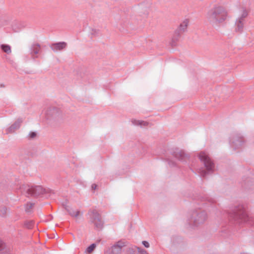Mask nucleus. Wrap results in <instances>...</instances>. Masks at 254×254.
<instances>
[{
  "label": "nucleus",
  "mask_w": 254,
  "mask_h": 254,
  "mask_svg": "<svg viewBox=\"0 0 254 254\" xmlns=\"http://www.w3.org/2000/svg\"><path fill=\"white\" fill-rule=\"evenodd\" d=\"M228 17V12L226 8L221 5H215L207 13L206 18L213 25L222 23Z\"/></svg>",
  "instance_id": "1"
},
{
  "label": "nucleus",
  "mask_w": 254,
  "mask_h": 254,
  "mask_svg": "<svg viewBox=\"0 0 254 254\" xmlns=\"http://www.w3.org/2000/svg\"><path fill=\"white\" fill-rule=\"evenodd\" d=\"M207 219V215L205 211L196 210L193 211L188 219L187 224L188 228L194 229L203 224Z\"/></svg>",
  "instance_id": "2"
},
{
  "label": "nucleus",
  "mask_w": 254,
  "mask_h": 254,
  "mask_svg": "<svg viewBox=\"0 0 254 254\" xmlns=\"http://www.w3.org/2000/svg\"><path fill=\"white\" fill-rule=\"evenodd\" d=\"M198 157L201 162L203 163L206 169V171L203 168L200 169L199 171L200 175L202 177H205L208 174L213 172L215 165L208 154L204 152H201Z\"/></svg>",
  "instance_id": "3"
},
{
  "label": "nucleus",
  "mask_w": 254,
  "mask_h": 254,
  "mask_svg": "<svg viewBox=\"0 0 254 254\" xmlns=\"http://www.w3.org/2000/svg\"><path fill=\"white\" fill-rule=\"evenodd\" d=\"M87 215L90 224L94 226L95 229L101 230L104 227V221L101 214L95 208H91L89 210Z\"/></svg>",
  "instance_id": "4"
},
{
  "label": "nucleus",
  "mask_w": 254,
  "mask_h": 254,
  "mask_svg": "<svg viewBox=\"0 0 254 254\" xmlns=\"http://www.w3.org/2000/svg\"><path fill=\"white\" fill-rule=\"evenodd\" d=\"M230 217L239 223L247 222L249 219V217L242 205L237 206L233 209Z\"/></svg>",
  "instance_id": "5"
},
{
  "label": "nucleus",
  "mask_w": 254,
  "mask_h": 254,
  "mask_svg": "<svg viewBox=\"0 0 254 254\" xmlns=\"http://www.w3.org/2000/svg\"><path fill=\"white\" fill-rule=\"evenodd\" d=\"M27 197L37 196L46 192V190L41 186H27L25 189Z\"/></svg>",
  "instance_id": "6"
},
{
  "label": "nucleus",
  "mask_w": 254,
  "mask_h": 254,
  "mask_svg": "<svg viewBox=\"0 0 254 254\" xmlns=\"http://www.w3.org/2000/svg\"><path fill=\"white\" fill-rule=\"evenodd\" d=\"M61 111L57 108L51 107L45 111V118L47 120L52 121L57 120L61 115Z\"/></svg>",
  "instance_id": "7"
},
{
  "label": "nucleus",
  "mask_w": 254,
  "mask_h": 254,
  "mask_svg": "<svg viewBox=\"0 0 254 254\" xmlns=\"http://www.w3.org/2000/svg\"><path fill=\"white\" fill-rule=\"evenodd\" d=\"M245 140L240 134L234 135L231 138V146L234 149L239 148L243 146Z\"/></svg>",
  "instance_id": "8"
},
{
  "label": "nucleus",
  "mask_w": 254,
  "mask_h": 254,
  "mask_svg": "<svg viewBox=\"0 0 254 254\" xmlns=\"http://www.w3.org/2000/svg\"><path fill=\"white\" fill-rule=\"evenodd\" d=\"M188 24L189 20L188 19H185L180 24L178 29L175 32V35L173 38V41L178 40L180 34L186 31Z\"/></svg>",
  "instance_id": "9"
},
{
  "label": "nucleus",
  "mask_w": 254,
  "mask_h": 254,
  "mask_svg": "<svg viewBox=\"0 0 254 254\" xmlns=\"http://www.w3.org/2000/svg\"><path fill=\"white\" fill-rule=\"evenodd\" d=\"M127 242L125 241H119L112 247V254H121L122 249L126 246Z\"/></svg>",
  "instance_id": "10"
},
{
  "label": "nucleus",
  "mask_w": 254,
  "mask_h": 254,
  "mask_svg": "<svg viewBox=\"0 0 254 254\" xmlns=\"http://www.w3.org/2000/svg\"><path fill=\"white\" fill-rule=\"evenodd\" d=\"M22 122L23 119L22 118L18 119L10 127L6 129V133L8 134L14 132L20 127Z\"/></svg>",
  "instance_id": "11"
},
{
  "label": "nucleus",
  "mask_w": 254,
  "mask_h": 254,
  "mask_svg": "<svg viewBox=\"0 0 254 254\" xmlns=\"http://www.w3.org/2000/svg\"><path fill=\"white\" fill-rule=\"evenodd\" d=\"M66 46V43L64 42H61L52 44L50 47L54 52H57L65 49Z\"/></svg>",
  "instance_id": "12"
},
{
  "label": "nucleus",
  "mask_w": 254,
  "mask_h": 254,
  "mask_svg": "<svg viewBox=\"0 0 254 254\" xmlns=\"http://www.w3.org/2000/svg\"><path fill=\"white\" fill-rule=\"evenodd\" d=\"M40 50V45L37 43L32 44L30 48V54L31 58L35 59L38 57L37 55L39 53Z\"/></svg>",
  "instance_id": "13"
},
{
  "label": "nucleus",
  "mask_w": 254,
  "mask_h": 254,
  "mask_svg": "<svg viewBox=\"0 0 254 254\" xmlns=\"http://www.w3.org/2000/svg\"><path fill=\"white\" fill-rule=\"evenodd\" d=\"M174 156L182 161H186L189 158V156L183 150L174 152Z\"/></svg>",
  "instance_id": "14"
},
{
  "label": "nucleus",
  "mask_w": 254,
  "mask_h": 254,
  "mask_svg": "<svg viewBox=\"0 0 254 254\" xmlns=\"http://www.w3.org/2000/svg\"><path fill=\"white\" fill-rule=\"evenodd\" d=\"M244 21L236 19L235 24V31L236 32L241 33L243 32L244 28Z\"/></svg>",
  "instance_id": "15"
},
{
  "label": "nucleus",
  "mask_w": 254,
  "mask_h": 254,
  "mask_svg": "<svg viewBox=\"0 0 254 254\" xmlns=\"http://www.w3.org/2000/svg\"><path fill=\"white\" fill-rule=\"evenodd\" d=\"M64 209L68 212V214L72 217L77 218L80 214L79 210H74L68 206L64 205Z\"/></svg>",
  "instance_id": "16"
},
{
  "label": "nucleus",
  "mask_w": 254,
  "mask_h": 254,
  "mask_svg": "<svg viewBox=\"0 0 254 254\" xmlns=\"http://www.w3.org/2000/svg\"><path fill=\"white\" fill-rule=\"evenodd\" d=\"M248 15V11L247 10L244 8H242L241 10V13L239 15V16L237 18V20H240V21H244L245 22V18Z\"/></svg>",
  "instance_id": "17"
},
{
  "label": "nucleus",
  "mask_w": 254,
  "mask_h": 254,
  "mask_svg": "<svg viewBox=\"0 0 254 254\" xmlns=\"http://www.w3.org/2000/svg\"><path fill=\"white\" fill-rule=\"evenodd\" d=\"M0 47L1 50L7 54H10L11 53V47L9 45L1 44Z\"/></svg>",
  "instance_id": "18"
},
{
  "label": "nucleus",
  "mask_w": 254,
  "mask_h": 254,
  "mask_svg": "<svg viewBox=\"0 0 254 254\" xmlns=\"http://www.w3.org/2000/svg\"><path fill=\"white\" fill-rule=\"evenodd\" d=\"M7 208L5 206L0 207V215L1 217H5L6 215Z\"/></svg>",
  "instance_id": "19"
},
{
  "label": "nucleus",
  "mask_w": 254,
  "mask_h": 254,
  "mask_svg": "<svg viewBox=\"0 0 254 254\" xmlns=\"http://www.w3.org/2000/svg\"><path fill=\"white\" fill-rule=\"evenodd\" d=\"M133 123L136 125H140L141 126H146L148 125V123L144 121H134Z\"/></svg>",
  "instance_id": "20"
},
{
  "label": "nucleus",
  "mask_w": 254,
  "mask_h": 254,
  "mask_svg": "<svg viewBox=\"0 0 254 254\" xmlns=\"http://www.w3.org/2000/svg\"><path fill=\"white\" fill-rule=\"evenodd\" d=\"M34 203L28 202L25 206V211L27 212L31 211V209L33 207Z\"/></svg>",
  "instance_id": "21"
},
{
  "label": "nucleus",
  "mask_w": 254,
  "mask_h": 254,
  "mask_svg": "<svg viewBox=\"0 0 254 254\" xmlns=\"http://www.w3.org/2000/svg\"><path fill=\"white\" fill-rule=\"evenodd\" d=\"M34 225V222L33 221H29L25 222L24 225L28 229H31Z\"/></svg>",
  "instance_id": "22"
},
{
  "label": "nucleus",
  "mask_w": 254,
  "mask_h": 254,
  "mask_svg": "<svg viewBox=\"0 0 254 254\" xmlns=\"http://www.w3.org/2000/svg\"><path fill=\"white\" fill-rule=\"evenodd\" d=\"M95 247H96V245L95 244H91L90 246H89L86 249V252L88 253H91L94 250Z\"/></svg>",
  "instance_id": "23"
},
{
  "label": "nucleus",
  "mask_w": 254,
  "mask_h": 254,
  "mask_svg": "<svg viewBox=\"0 0 254 254\" xmlns=\"http://www.w3.org/2000/svg\"><path fill=\"white\" fill-rule=\"evenodd\" d=\"M139 254H148L147 251L138 247H135Z\"/></svg>",
  "instance_id": "24"
},
{
  "label": "nucleus",
  "mask_w": 254,
  "mask_h": 254,
  "mask_svg": "<svg viewBox=\"0 0 254 254\" xmlns=\"http://www.w3.org/2000/svg\"><path fill=\"white\" fill-rule=\"evenodd\" d=\"M37 136V133L35 132L31 131L29 132L28 138V139H31L35 138Z\"/></svg>",
  "instance_id": "25"
},
{
  "label": "nucleus",
  "mask_w": 254,
  "mask_h": 254,
  "mask_svg": "<svg viewBox=\"0 0 254 254\" xmlns=\"http://www.w3.org/2000/svg\"><path fill=\"white\" fill-rule=\"evenodd\" d=\"M5 247V244L0 239V251H2Z\"/></svg>",
  "instance_id": "26"
},
{
  "label": "nucleus",
  "mask_w": 254,
  "mask_h": 254,
  "mask_svg": "<svg viewBox=\"0 0 254 254\" xmlns=\"http://www.w3.org/2000/svg\"><path fill=\"white\" fill-rule=\"evenodd\" d=\"M135 247L134 246V247H132V248H128V252L130 253V254H133L134 253V252H135V250L136 249V248H135Z\"/></svg>",
  "instance_id": "27"
},
{
  "label": "nucleus",
  "mask_w": 254,
  "mask_h": 254,
  "mask_svg": "<svg viewBox=\"0 0 254 254\" xmlns=\"http://www.w3.org/2000/svg\"><path fill=\"white\" fill-rule=\"evenodd\" d=\"M142 244L144 245V246L146 248H149V244L148 242L143 241L142 242Z\"/></svg>",
  "instance_id": "28"
},
{
  "label": "nucleus",
  "mask_w": 254,
  "mask_h": 254,
  "mask_svg": "<svg viewBox=\"0 0 254 254\" xmlns=\"http://www.w3.org/2000/svg\"><path fill=\"white\" fill-rule=\"evenodd\" d=\"M168 164H169L170 166H173L175 165V163L173 161H172L171 160H168Z\"/></svg>",
  "instance_id": "29"
},
{
  "label": "nucleus",
  "mask_w": 254,
  "mask_h": 254,
  "mask_svg": "<svg viewBox=\"0 0 254 254\" xmlns=\"http://www.w3.org/2000/svg\"><path fill=\"white\" fill-rule=\"evenodd\" d=\"M97 186L95 184H93L91 186V188L93 190H96L97 188Z\"/></svg>",
  "instance_id": "30"
},
{
  "label": "nucleus",
  "mask_w": 254,
  "mask_h": 254,
  "mask_svg": "<svg viewBox=\"0 0 254 254\" xmlns=\"http://www.w3.org/2000/svg\"><path fill=\"white\" fill-rule=\"evenodd\" d=\"M15 23H16V22H14V23H13V24H12V29H13V30H14L15 32H17V31H18V30H19V29H16V28H14V25H14V24H15Z\"/></svg>",
  "instance_id": "31"
},
{
  "label": "nucleus",
  "mask_w": 254,
  "mask_h": 254,
  "mask_svg": "<svg viewBox=\"0 0 254 254\" xmlns=\"http://www.w3.org/2000/svg\"><path fill=\"white\" fill-rule=\"evenodd\" d=\"M202 199H203V200H206V199H207V197H203V198H202Z\"/></svg>",
  "instance_id": "32"
},
{
  "label": "nucleus",
  "mask_w": 254,
  "mask_h": 254,
  "mask_svg": "<svg viewBox=\"0 0 254 254\" xmlns=\"http://www.w3.org/2000/svg\"><path fill=\"white\" fill-rule=\"evenodd\" d=\"M0 87H4V85H2V84H0Z\"/></svg>",
  "instance_id": "33"
},
{
  "label": "nucleus",
  "mask_w": 254,
  "mask_h": 254,
  "mask_svg": "<svg viewBox=\"0 0 254 254\" xmlns=\"http://www.w3.org/2000/svg\"><path fill=\"white\" fill-rule=\"evenodd\" d=\"M105 254H108L107 253H106Z\"/></svg>",
  "instance_id": "34"
}]
</instances>
